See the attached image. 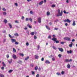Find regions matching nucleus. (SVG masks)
Segmentation results:
<instances>
[{
	"label": "nucleus",
	"instance_id": "14",
	"mask_svg": "<svg viewBox=\"0 0 77 77\" xmlns=\"http://www.w3.org/2000/svg\"><path fill=\"white\" fill-rule=\"evenodd\" d=\"M45 27H46V29H48V30H50V27H49V26H46Z\"/></svg>",
	"mask_w": 77,
	"mask_h": 77
},
{
	"label": "nucleus",
	"instance_id": "11",
	"mask_svg": "<svg viewBox=\"0 0 77 77\" xmlns=\"http://www.w3.org/2000/svg\"><path fill=\"white\" fill-rule=\"evenodd\" d=\"M35 59H38V58H39V56H38V55H35Z\"/></svg>",
	"mask_w": 77,
	"mask_h": 77
},
{
	"label": "nucleus",
	"instance_id": "2",
	"mask_svg": "<svg viewBox=\"0 0 77 77\" xmlns=\"http://www.w3.org/2000/svg\"><path fill=\"white\" fill-rule=\"evenodd\" d=\"M63 39L64 40H66V41H70L71 40V38H69L68 37H65L63 38Z\"/></svg>",
	"mask_w": 77,
	"mask_h": 77
},
{
	"label": "nucleus",
	"instance_id": "37",
	"mask_svg": "<svg viewBox=\"0 0 77 77\" xmlns=\"http://www.w3.org/2000/svg\"><path fill=\"white\" fill-rule=\"evenodd\" d=\"M29 20L31 22H32V19L31 18H29Z\"/></svg>",
	"mask_w": 77,
	"mask_h": 77
},
{
	"label": "nucleus",
	"instance_id": "5",
	"mask_svg": "<svg viewBox=\"0 0 77 77\" xmlns=\"http://www.w3.org/2000/svg\"><path fill=\"white\" fill-rule=\"evenodd\" d=\"M38 22L39 23H41V18L39 17L38 18Z\"/></svg>",
	"mask_w": 77,
	"mask_h": 77
},
{
	"label": "nucleus",
	"instance_id": "28",
	"mask_svg": "<svg viewBox=\"0 0 77 77\" xmlns=\"http://www.w3.org/2000/svg\"><path fill=\"white\" fill-rule=\"evenodd\" d=\"M13 71V70H10L9 71H8V72L9 73H11V72H12Z\"/></svg>",
	"mask_w": 77,
	"mask_h": 77
},
{
	"label": "nucleus",
	"instance_id": "63",
	"mask_svg": "<svg viewBox=\"0 0 77 77\" xmlns=\"http://www.w3.org/2000/svg\"><path fill=\"white\" fill-rule=\"evenodd\" d=\"M65 25L66 26H68V23H66L65 24Z\"/></svg>",
	"mask_w": 77,
	"mask_h": 77
},
{
	"label": "nucleus",
	"instance_id": "35",
	"mask_svg": "<svg viewBox=\"0 0 77 77\" xmlns=\"http://www.w3.org/2000/svg\"><path fill=\"white\" fill-rule=\"evenodd\" d=\"M6 57H7V59H8L9 57V54L7 55Z\"/></svg>",
	"mask_w": 77,
	"mask_h": 77
},
{
	"label": "nucleus",
	"instance_id": "27",
	"mask_svg": "<svg viewBox=\"0 0 77 77\" xmlns=\"http://www.w3.org/2000/svg\"><path fill=\"white\" fill-rule=\"evenodd\" d=\"M9 25L10 27L11 28H12V25H11V23H9Z\"/></svg>",
	"mask_w": 77,
	"mask_h": 77
},
{
	"label": "nucleus",
	"instance_id": "22",
	"mask_svg": "<svg viewBox=\"0 0 77 77\" xmlns=\"http://www.w3.org/2000/svg\"><path fill=\"white\" fill-rule=\"evenodd\" d=\"M2 65L3 66L6 67V64H5L3 62H2Z\"/></svg>",
	"mask_w": 77,
	"mask_h": 77
},
{
	"label": "nucleus",
	"instance_id": "17",
	"mask_svg": "<svg viewBox=\"0 0 77 77\" xmlns=\"http://www.w3.org/2000/svg\"><path fill=\"white\" fill-rule=\"evenodd\" d=\"M46 14H47V15L48 16L49 15H50V12H49V11H48L47 12Z\"/></svg>",
	"mask_w": 77,
	"mask_h": 77
},
{
	"label": "nucleus",
	"instance_id": "44",
	"mask_svg": "<svg viewBox=\"0 0 77 77\" xmlns=\"http://www.w3.org/2000/svg\"><path fill=\"white\" fill-rule=\"evenodd\" d=\"M18 44H19L18 42H17L15 43V44H16V45H18Z\"/></svg>",
	"mask_w": 77,
	"mask_h": 77
},
{
	"label": "nucleus",
	"instance_id": "48",
	"mask_svg": "<svg viewBox=\"0 0 77 77\" xmlns=\"http://www.w3.org/2000/svg\"><path fill=\"white\" fill-rule=\"evenodd\" d=\"M29 43L28 42H26V45H27V46H29Z\"/></svg>",
	"mask_w": 77,
	"mask_h": 77
},
{
	"label": "nucleus",
	"instance_id": "4",
	"mask_svg": "<svg viewBox=\"0 0 77 77\" xmlns=\"http://www.w3.org/2000/svg\"><path fill=\"white\" fill-rule=\"evenodd\" d=\"M63 21L65 23H66V22H67L68 23H71V20H69L68 19L64 20Z\"/></svg>",
	"mask_w": 77,
	"mask_h": 77
},
{
	"label": "nucleus",
	"instance_id": "25",
	"mask_svg": "<svg viewBox=\"0 0 77 77\" xmlns=\"http://www.w3.org/2000/svg\"><path fill=\"white\" fill-rule=\"evenodd\" d=\"M29 59V56L27 57L26 58H25V60H27Z\"/></svg>",
	"mask_w": 77,
	"mask_h": 77
},
{
	"label": "nucleus",
	"instance_id": "53",
	"mask_svg": "<svg viewBox=\"0 0 77 77\" xmlns=\"http://www.w3.org/2000/svg\"><path fill=\"white\" fill-rule=\"evenodd\" d=\"M40 48V46H39V45H38V46L37 47L38 50H39V49Z\"/></svg>",
	"mask_w": 77,
	"mask_h": 77
},
{
	"label": "nucleus",
	"instance_id": "45",
	"mask_svg": "<svg viewBox=\"0 0 77 77\" xmlns=\"http://www.w3.org/2000/svg\"><path fill=\"white\" fill-rule=\"evenodd\" d=\"M2 10L4 11H6V9H5V8H3L2 9Z\"/></svg>",
	"mask_w": 77,
	"mask_h": 77
},
{
	"label": "nucleus",
	"instance_id": "51",
	"mask_svg": "<svg viewBox=\"0 0 77 77\" xmlns=\"http://www.w3.org/2000/svg\"><path fill=\"white\" fill-rule=\"evenodd\" d=\"M60 9H58V14L60 13Z\"/></svg>",
	"mask_w": 77,
	"mask_h": 77
},
{
	"label": "nucleus",
	"instance_id": "57",
	"mask_svg": "<svg viewBox=\"0 0 77 77\" xmlns=\"http://www.w3.org/2000/svg\"><path fill=\"white\" fill-rule=\"evenodd\" d=\"M15 5L16 6H18V4L17 3H15Z\"/></svg>",
	"mask_w": 77,
	"mask_h": 77
},
{
	"label": "nucleus",
	"instance_id": "12",
	"mask_svg": "<svg viewBox=\"0 0 77 77\" xmlns=\"http://www.w3.org/2000/svg\"><path fill=\"white\" fill-rule=\"evenodd\" d=\"M13 57L14 59H17V56H16V55H15V54H13Z\"/></svg>",
	"mask_w": 77,
	"mask_h": 77
},
{
	"label": "nucleus",
	"instance_id": "19",
	"mask_svg": "<svg viewBox=\"0 0 77 77\" xmlns=\"http://www.w3.org/2000/svg\"><path fill=\"white\" fill-rule=\"evenodd\" d=\"M72 25L73 26H75V21L74 20L73 21Z\"/></svg>",
	"mask_w": 77,
	"mask_h": 77
},
{
	"label": "nucleus",
	"instance_id": "9",
	"mask_svg": "<svg viewBox=\"0 0 77 77\" xmlns=\"http://www.w3.org/2000/svg\"><path fill=\"white\" fill-rule=\"evenodd\" d=\"M43 3H44V1H42L39 3V5H40V6H41V5H42Z\"/></svg>",
	"mask_w": 77,
	"mask_h": 77
},
{
	"label": "nucleus",
	"instance_id": "42",
	"mask_svg": "<svg viewBox=\"0 0 77 77\" xmlns=\"http://www.w3.org/2000/svg\"><path fill=\"white\" fill-rule=\"evenodd\" d=\"M56 74H57V75H60V73L59 72H57L56 73Z\"/></svg>",
	"mask_w": 77,
	"mask_h": 77
},
{
	"label": "nucleus",
	"instance_id": "6",
	"mask_svg": "<svg viewBox=\"0 0 77 77\" xmlns=\"http://www.w3.org/2000/svg\"><path fill=\"white\" fill-rule=\"evenodd\" d=\"M11 40L12 43H14V42H16V40H15V39H11Z\"/></svg>",
	"mask_w": 77,
	"mask_h": 77
},
{
	"label": "nucleus",
	"instance_id": "1",
	"mask_svg": "<svg viewBox=\"0 0 77 77\" xmlns=\"http://www.w3.org/2000/svg\"><path fill=\"white\" fill-rule=\"evenodd\" d=\"M52 40L54 42H56V44L59 43V41L58 40L57 41V38H53Z\"/></svg>",
	"mask_w": 77,
	"mask_h": 77
},
{
	"label": "nucleus",
	"instance_id": "46",
	"mask_svg": "<svg viewBox=\"0 0 77 77\" xmlns=\"http://www.w3.org/2000/svg\"><path fill=\"white\" fill-rule=\"evenodd\" d=\"M21 19L23 20H24V16H22Z\"/></svg>",
	"mask_w": 77,
	"mask_h": 77
},
{
	"label": "nucleus",
	"instance_id": "16",
	"mask_svg": "<svg viewBox=\"0 0 77 77\" xmlns=\"http://www.w3.org/2000/svg\"><path fill=\"white\" fill-rule=\"evenodd\" d=\"M70 67H71V66L70 65L68 64L67 65V68L69 69V68H70Z\"/></svg>",
	"mask_w": 77,
	"mask_h": 77
},
{
	"label": "nucleus",
	"instance_id": "36",
	"mask_svg": "<svg viewBox=\"0 0 77 77\" xmlns=\"http://www.w3.org/2000/svg\"><path fill=\"white\" fill-rule=\"evenodd\" d=\"M52 48H53L55 50H56L57 49V48H56V47H54V46H53L52 47Z\"/></svg>",
	"mask_w": 77,
	"mask_h": 77
},
{
	"label": "nucleus",
	"instance_id": "55",
	"mask_svg": "<svg viewBox=\"0 0 77 77\" xmlns=\"http://www.w3.org/2000/svg\"><path fill=\"white\" fill-rule=\"evenodd\" d=\"M39 77V74H37L36 75V77Z\"/></svg>",
	"mask_w": 77,
	"mask_h": 77
},
{
	"label": "nucleus",
	"instance_id": "31",
	"mask_svg": "<svg viewBox=\"0 0 77 77\" xmlns=\"http://www.w3.org/2000/svg\"><path fill=\"white\" fill-rule=\"evenodd\" d=\"M65 62H69V60L68 59H66L65 60Z\"/></svg>",
	"mask_w": 77,
	"mask_h": 77
},
{
	"label": "nucleus",
	"instance_id": "52",
	"mask_svg": "<svg viewBox=\"0 0 77 77\" xmlns=\"http://www.w3.org/2000/svg\"><path fill=\"white\" fill-rule=\"evenodd\" d=\"M44 57H42L41 59L42 61H44Z\"/></svg>",
	"mask_w": 77,
	"mask_h": 77
},
{
	"label": "nucleus",
	"instance_id": "59",
	"mask_svg": "<svg viewBox=\"0 0 77 77\" xmlns=\"http://www.w3.org/2000/svg\"><path fill=\"white\" fill-rule=\"evenodd\" d=\"M51 35H49L48 36V38L49 39H51Z\"/></svg>",
	"mask_w": 77,
	"mask_h": 77
},
{
	"label": "nucleus",
	"instance_id": "39",
	"mask_svg": "<svg viewBox=\"0 0 77 77\" xmlns=\"http://www.w3.org/2000/svg\"><path fill=\"white\" fill-rule=\"evenodd\" d=\"M64 73L65 72H64V71H63L61 72V74H62V75H63V74H64Z\"/></svg>",
	"mask_w": 77,
	"mask_h": 77
},
{
	"label": "nucleus",
	"instance_id": "13",
	"mask_svg": "<svg viewBox=\"0 0 77 77\" xmlns=\"http://www.w3.org/2000/svg\"><path fill=\"white\" fill-rule=\"evenodd\" d=\"M67 53H68V54H69V53H70V54H71V53H72V51L71 50H70L69 51H67Z\"/></svg>",
	"mask_w": 77,
	"mask_h": 77
},
{
	"label": "nucleus",
	"instance_id": "62",
	"mask_svg": "<svg viewBox=\"0 0 77 77\" xmlns=\"http://www.w3.org/2000/svg\"><path fill=\"white\" fill-rule=\"evenodd\" d=\"M1 69H2V70H3L4 69V67H2V68H1Z\"/></svg>",
	"mask_w": 77,
	"mask_h": 77
},
{
	"label": "nucleus",
	"instance_id": "50",
	"mask_svg": "<svg viewBox=\"0 0 77 77\" xmlns=\"http://www.w3.org/2000/svg\"><path fill=\"white\" fill-rule=\"evenodd\" d=\"M52 60L53 61H54V60H55V59L54 58H52Z\"/></svg>",
	"mask_w": 77,
	"mask_h": 77
},
{
	"label": "nucleus",
	"instance_id": "40",
	"mask_svg": "<svg viewBox=\"0 0 77 77\" xmlns=\"http://www.w3.org/2000/svg\"><path fill=\"white\" fill-rule=\"evenodd\" d=\"M3 15H6V12H3Z\"/></svg>",
	"mask_w": 77,
	"mask_h": 77
},
{
	"label": "nucleus",
	"instance_id": "23",
	"mask_svg": "<svg viewBox=\"0 0 77 77\" xmlns=\"http://www.w3.org/2000/svg\"><path fill=\"white\" fill-rule=\"evenodd\" d=\"M27 27H28L29 28H30V29H32V26L29 25V24H28L27 25Z\"/></svg>",
	"mask_w": 77,
	"mask_h": 77
},
{
	"label": "nucleus",
	"instance_id": "64",
	"mask_svg": "<svg viewBox=\"0 0 77 77\" xmlns=\"http://www.w3.org/2000/svg\"><path fill=\"white\" fill-rule=\"evenodd\" d=\"M52 23L50 22L49 23V24L51 26L52 24Z\"/></svg>",
	"mask_w": 77,
	"mask_h": 77
},
{
	"label": "nucleus",
	"instance_id": "32",
	"mask_svg": "<svg viewBox=\"0 0 77 77\" xmlns=\"http://www.w3.org/2000/svg\"><path fill=\"white\" fill-rule=\"evenodd\" d=\"M58 57H59L60 58V57H62V55H61V54H59Z\"/></svg>",
	"mask_w": 77,
	"mask_h": 77
},
{
	"label": "nucleus",
	"instance_id": "21",
	"mask_svg": "<svg viewBox=\"0 0 77 77\" xmlns=\"http://www.w3.org/2000/svg\"><path fill=\"white\" fill-rule=\"evenodd\" d=\"M72 42H71V44L69 45V47H72Z\"/></svg>",
	"mask_w": 77,
	"mask_h": 77
},
{
	"label": "nucleus",
	"instance_id": "18",
	"mask_svg": "<svg viewBox=\"0 0 77 77\" xmlns=\"http://www.w3.org/2000/svg\"><path fill=\"white\" fill-rule=\"evenodd\" d=\"M9 36L10 38H15V37H14V36H11V35H10V34L9 35Z\"/></svg>",
	"mask_w": 77,
	"mask_h": 77
},
{
	"label": "nucleus",
	"instance_id": "8",
	"mask_svg": "<svg viewBox=\"0 0 77 77\" xmlns=\"http://www.w3.org/2000/svg\"><path fill=\"white\" fill-rule=\"evenodd\" d=\"M45 63L48 64L50 63V62L48 60H46L45 61Z\"/></svg>",
	"mask_w": 77,
	"mask_h": 77
},
{
	"label": "nucleus",
	"instance_id": "33",
	"mask_svg": "<svg viewBox=\"0 0 77 77\" xmlns=\"http://www.w3.org/2000/svg\"><path fill=\"white\" fill-rule=\"evenodd\" d=\"M13 51H14V53H16V50H15V48H13Z\"/></svg>",
	"mask_w": 77,
	"mask_h": 77
},
{
	"label": "nucleus",
	"instance_id": "24",
	"mask_svg": "<svg viewBox=\"0 0 77 77\" xmlns=\"http://www.w3.org/2000/svg\"><path fill=\"white\" fill-rule=\"evenodd\" d=\"M34 34H35V32H31L30 33V34L31 35H32V36H33V35H34Z\"/></svg>",
	"mask_w": 77,
	"mask_h": 77
},
{
	"label": "nucleus",
	"instance_id": "60",
	"mask_svg": "<svg viewBox=\"0 0 77 77\" xmlns=\"http://www.w3.org/2000/svg\"><path fill=\"white\" fill-rule=\"evenodd\" d=\"M30 14H33V12L32 11H30Z\"/></svg>",
	"mask_w": 77,
	"mask_h": 77
},
{
	"label": "nucleus",
	"instance_id": "15",
	"mask_svg": "<svg viewBox=\"0 0 77 77\" xmlns=\"http://www.w3.org/2000/svg\"><path fill=\"white\" fill-rule=\"evenodd\" d=\"M4 22L5 23V24H7V23H8V21L6 19H5L4 20Z\"/></svg>",
	"mask_w": 77,
	"mask_h": 77
},
{
	"label": "nucleus",
	"instance_id": "58",
	"mask_svg": "<svg viewBox=\"0 0 77 77\" xmlns=\"http://www.w3.org/2000/svg\"><path fill=\"white\" fill-rule=\"evenodd\" d=\"M54 30H58V28H55L54 29Z\"/></svg>",
	"mask_w": 77,
	"mask_h": 77
},
{
	"label": "nucleus",
	"instance_id": "29",
	"mask_svg": "<svg viewBox=\"0 0 77 77\" xmlns=\"http://www.w3.org/2000/svg\"><path fill=\"white\" fill-rule=\"evenodd\" d=\"M21 56L23 57L24 56V54H23L20 53L19 54Z\"/></svg>",
	"mask_w": 77,
	"mask_h": 77
},
{
	"label": "nucleus",
	"instance_id": "41",
	"mask_svg": "<svg viewBox=\"0 0 77 77\" xmlns=\"http://www.w3.org/2000/svg\"><path fill=\"white\" fill-rule=\"evenodd\" d=\"M32 75H34V74H35V72H33V71H32Z\"/></svg>",
	"mask_w": 77,
	"mask_h": 77
},
{
	"label": "nucleus",
	"instance_id": "3",
	"mask_svg": "<svg viewBox=\"0 0 77 77\" xmlns=\"http://www.w3.org/2000/svg\"><path fill=\"white\" fill-rule=\"evenodd\" d=\"M62 11H61L60 13H58V14L57 15V17H59V16H62Z\"/></svg>",
	"mask_w": 77,
	"mask_h": 77
},
{
	"label": "nucleus",
	"instance_id": "43",
	"mask_svg": "<svg viewBox=\"0 0 77 77\" xmlns=\"http://www.w3.org/2000/svg\"><path fill=\"white\" fill-rule=\"evenodd\" d=\"M34 38L35 39H36L37 38V37H36V36H35V35H34Z\"/></svg>",
	"mask_w": 77,
	"mask_h": 77
},
{
	"label": "nucleus",
	"instance_id": "38",
	"mask_svg": "<svg viewBox=\"0 0 77 77\" xmlns=\"http://www.w3.org/2000/svg\"><path fill=\"white\" fill-rule=\"evenodd\" d=\"M56 7V5H52V8H54V7Z\"/></svg>",
	"mask_w": 77,
	"mask_h": 77
},
{
	"label": "nucleus",
	"instance_id": "30",
	"mask_svg": "<svg viewBox=\"0 0 77 77\" xmlns=\"http://www.w3.org/2000/svg\"><path fill=\"white\" fill-rule=\"evenodd\" d=\"M0 76L1 77H5L4 75H3L2 74H0Z\"/></svg>",
	"mask_w": 77,
	"mask_h": 77
},
{
	"label": "nucleus",
	"instance_id": "34",
	"mask_svg": "<svg viewBox=\"0 0 77 77\" xmlns=\"http://www.w3.org/2000/svg\"><path fill=\"white\" fill-rule=\"evenodd\" d=\"M15 23H19V22L18 21V20H15Z\"/></svg>",
	"mask_w": 77,
	"mask_h": 77
},
{
	"label": "nucleus",
	"instance_id": "20",
	"mask_svg": "<svg viewBox=\"0 0 77 77\" xmlns=\"http://www.w3.org/2000/svg\"><path fill=\"white\" fill-rule=\"evenodd\" d=\"M14 36H19V35H18V34L17 33H16L14 34Z\"/></svg>",
	"mask_w": 77,
	"mask_h": 77
},
{
	"label": "nucleus",
	"instance_id": "56",
	"mask_svg": "<svg viewBox=\"0 0 77 77\" xmlns=\"http://www.w3.org/2000/svg\"><path fill=\"white\" fill-rule=\"evenodd\" d=\"M41 67H39L38 68V71H41Z\"/></svg>",
	"mask_w": 77,
	"mask_h": 77
},
{
	"label": "nucleus",
	"instance_id": "54",
	"mask_svg": "<svg viewBox=\"0 0 77 77\" xmlns=\"http://www.w3.org/2000/svg\"><path fill=\"white\" fill-rule=\"evenodd\" d=\"M53 38H55V37H56V36H55V35H53Z\"/></svg>",
	"mask_w": 77,
	"mask_h": 77
},
{
	"label": "nucleus",
	"instance_id": "61",
	"mask_svg": "<svg viewBox=\"0 0 77 77\" xmlns=\"http://www.w3.org/2000/svg\"><path fill=\"white\" fill-rule=\"evenodd\" d=\"M63 12L64 14H66V11H65L64 10Z\"/></svg>",
	"mask_w": 77,
	"mask_h": 77
},
{
	"label": "nucleus",
	"instance_id": "47",
	"mask_svg": "<svg viewBox=\"0 0 77 77\" xmlns=\"http://www.w3.org/2000/svg\"><path fill=\"white\" fill-rule=\"evenodd\" d=\"M26 21H29V18H26Z\"/></svg>",
	"mask_w": 77,
	"mask_h": 77
},
{
	"label": "nucleus",
	"instance_id": "10",
	"mask_svg": "<svg viewBox=\"0 0 77 77\" xmlns=\"http://www.w3.org/2000/svg\"><path fill=\"white\" fill-rule=\"evenodd\" d=\"M59 51H61V52H63V48H59Z\"/></svg>",
	"mask_w": 77,
	"mask_h": 77
},
{
	"label": "nucleus",
	"instance_id": "7",
	"mask_svg": "<svg viewBox=\"0 0 77 77\" xmlns=\"http://www.w3.org/2000/svg\"><path fill=\"white\" fill-rule=\"evenodd\" d=\"M8 62H9V63L11 64L12 63V59H11L9 60H8Z\"/></svg>",
	"mask_w": 77,
	"mask_h": 77
},
{
	"label": "nucleus",
	"instance_id": "49",
	"mask_svg": "<svg viewBox=\"0 0 77 77\" xmlns=\"http://www.w3.org/2000/svg\"><path fill=\"white\" fill-rule=\"evenodd\" d=\"M30 66H32V67H33V66H34V65L33 64H30Z\"/></svg>",
	"mask_w": 77,
	"mask_h": 77
},
{
	"label": "nucleus",
	"instance_id": "26",
	"mask_svg": "<svg viewBox=\"0 0 77 77\" xmlns=\"http://www.w3.org/2000/svg\"><path fill=\"white\" fill-rule=\"evenodd\" d=\"M38 66H36L35 67V70H38Z\"/></svg>",
	"mask_w": 77,
	"mask_h": 77
}]
</instances>
